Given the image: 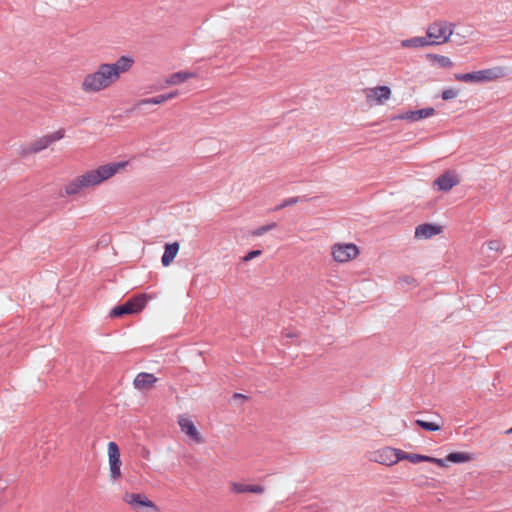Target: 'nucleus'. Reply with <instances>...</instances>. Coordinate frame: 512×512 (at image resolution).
<instances>
[{"instance_id":"f257e3e1","label":"nucleus","mask_w":512,"mask_h":512,"mask_svg":"<svg viewBox=\"0 0 512 512\" xmlns=\"http://www.w3.org/2000/svg\"><path fill=\"white\" fill-rule=\"evenodd\" d=\"M134 64L130 56H121L114 63H103L98 69L85 76L82 89L88 93H95L110 87L121 76L129 71Z\"/></svg>"},{"instance_id":"f03ea898","label":"nucleus","mask_w":512,"mask_h":512,"mask_svg":"<svg viewBox=\"0 0 512 512\" xmlns=\"http://www.w3.org/2000/svg\"><path fill=\"white\" fill-rule=\"evenodd\" d=\"M126 165L127 162L125 161L111 162L87 171L69 182L65 187V192L68 195H75L83 188L97 186L113 177L120 169L126 167Z\"/></svg>"},{"instance_id":"7ed1b4c3","label":"nucleus","mask_w":512,"mask_h":512,"mask_svg":"<svg viewBox=\"0 0 512 512\" xmlns=\"http://www.w3.org/2000/svg\"><path fill=\"white\" fill-rule=\"evenodd\" d=\"M507 75L506 69L503 67H493L469 73L454 74L457 81L465 83H486L496 79L505 77Z\"/></svg>"},{"instance_id":"20e7f679","label":"nucleus","mask_w":512,"mask_h":512,"mask_svg":"<svg viewBox=\"0 0 512 512\" xmlns=\"http://www.w3.org/2000/svg\"><path fill=\"white\" fill-rule=\"evenodd\" d=\"M454 24L438 20L431 23L426 30V35L432 45L446 43L453 34Z\"/></svg>"},{"instance_id":"39448f33","label":"nucleus","mask_w":512,"mask_h":512,"mask_svg":"<svg viewBox=\"0 0 512 512\" xmlns=\"http://www.w3.org/2000/svg\"><path fill=\"white\" fill-rule=\"evenodd\" d=\"M146 305V298L144 296H136L127 300L125 303L114 307L110 311V316L113 318L122 317L124 315L134 314L141 311Z\"/></svg>"},{"instance_id":"423d86ee","label":"nucleus","mask_w":512,"mask_h":512,"mask_svg":"<svg viewBox=\"0 0 512 512\" xmlns=\"http://www.w3.org/2000/svg\"><path fill=\"white\" fill-rule=\"evenodd\" d=\"M65 135L64 129H59L58 131L49 134L44 135L37 140L33 141L31 144H29L27 147H25L22 150V153L24 155L31 154V153H38L44 149H46L48 146H50L52 143L61 140Z\"/></svg>"},{"instance_id":"0eeeda50","label":"nucleus","mask_w":512,"mask_h":512,"mask_svg":"<svg viewBox=\"0 0 512 512\" xmlns=\"http://www.w3.org/2000/svg\"><path fill=\"white\" fill-rule=\"evenodd\" d=\"M400 452L401 449L386 446L374 451L370 460L382 465L392 466L400 461Z\"/></svg>"},{"instance_id":"6e6552de","label":"nucleus","mask_w":512,"mask_h":512,"mask_svg":"<svg viewBox=\"0 0 512 512\" xmlns=\"http://www.w3.org/2000/svg\"><path fill=\"white\" fill-rule=\"evenodd\" d=\"M359 250L355 244H335L332 247V255L335 261L344 263L355 258Z\"/></svg>"},{"instance_id":"1a4fd4ad","label":"nucleus","mask_w":512,"mask_h":512,"mask_svg":"<svg viewBox=\"0 0 512 512\" xmlns=\"http://www.w3.org/2000/svg\"><path fill=\"white\" fill-rule=\"evenodd\" d=\"M108 456L110 466V476L112 480H117L121 477V459L119 447L115 442L108 444Z\"/></svg>"},{"instance_id":"9d476101","label":"nucleus","mask_w":512,"mask_h":512,"mask_svg":"<svg viewBox=\"0 0 512 512\" xmlns=\"http://www.w3.org/2000/svg\"><path fill=\"white\" fill-rule=\"evenodd\" d=\"M459 184V178L454 171H446L434 180V186L440 191H450Z\"/></svg>"},{"instance_id":"9b49d317","label":"nucleus","mask_w":512,"mask_h":512,"mask_svg":"<svg viewBox=\"0 0 512 512\" xmlns=\"http://www.w3.org/2000/svg\"><path fill=\"white\" fill-rule=\"evenodd\" d=\"M178 424L181 428V431L185 433L195 443L199 444L203 442V439L192 420H190L187 417L181 416L179 417Z\"/></svg>"},{"instance_id":"f8f14e48","label":"nucleus","mask_w":512,"mask_h":512,"mask_svg":"<svg viewBox=\"0 0 512 512\" xmlns=\"http://www.w3.org/2000/svg\"><path fill=\"white\" fill-rule=\"evenodd\" d=\"M124 500L135 510H139L141 507L157 508L151 500L141 493L126 494Z\"/></svg>"},{"instance_id":"ddd939ff","label":"nucleus","mask_w":512,"mask_h":512,"mask_svg":"<svg viewBox=\"0 0 512 512\" xmlns=\"http://www.w3.org/2000/svg\"><path fill=\"white\" fill-rule=\"evenodd\" d=\"M435 114V110L432 107H427L415 111H407L399 114L396 119L407 120L410 122H416L424 118L431 117Z\"/></svg>"},{"instance_id":"4468645a","label":"nucleus","mask_w":512,"mask_h":512,"mask_svg":"<svg viewBox=\"0 0 512 512\" xmlns=\"http://www.w3.org/2000/svg\"><path fill=\"white\" fill-rule=\"evenodd\" d=\"M156 382L157 378L153 374L141 372L136 375L133 385L137 390H150Z\"/></svg>"},{"instance_id":"2eb2a0df","label":"nucleus","mask_w":512,"mask_h":512,"mask_svg":"<svg viewBox=\"0 0 512 512\" xmlns=\"http://www.w3.org/2000/svg\"><path fill=\"white\" fill-rule=\"evenodd\" d=\"M441 231V226L425 223L415 228L414 236L416 239H429L441 233Z\"/></svg>"},{"instance_id":"dca6fc26","label":"nucleus","mask_w":512,"mask_h":512,"mask_svg":"<svg viewBox=\"0 0 512 512\" xmlns=\"http://www.w3.org/2000/svg\"><path fill=\"white\" fill-rule=\"evenodd\" d=\"M366 98H374L378 104H383L391 96V89L388 86H378L367 91L364 90Z\"/></svg>"},{"instance_id":"f3484780","label":"nucleus","mask_w":512,"mask_h":512,"mask_svg":"<svg viewBox=\"0 0 512 512\" xmlns=\"http://www.w3.org/2000/svg\"><path fill=\"white\" fill-rule=\"evenodd\" d=\"M231 492L236 494L241 493H253L262 494L265 491L264 486L259 484H242L238 482H232L230 484Z\"/></svg>"},{"instance_id":"a211bd4d","label":"nucleus","mask_w":512,"mask_h":512,"mask_svg":"<svg viewBox=\"0 0 512 512\" xmlns=\"http://www.w3.org/2000/svg\"><path fill=\"white\" fill-rule=\"evenodd\" d=\"M178 251H179V243L178 242L165 244V250L161 257L162 265L165 267L169 266L170 263L176 257Z\"/></svg>"},{"instance_id":"6ab92c4d","label":"nucleus","mask_w":512,"mask_h":512,"mask_svg":"<svg viewBox=\"0 0 512 512\" xmlns=\"http://www.w3.org/2000/svg\"><path fill=\"white\" fill-rule=\"evenodd\" d=\"M432 45L427 37L419 36L401 41V46L404 48H422Z\"/></svg>"},{"instance_id":"aec40b11","label":"nucleus","mask_w":512,"mask_h":512,"mask_svg":"<svg viewBox=\"0 0 512 512\" xmlns=\"http://www.w3.org/2000/svg\"><path fill=\"white\" fill-rule=\"evenodd\" d=\"M195 76L194 73L179 71L170 75L166 80L168 85H177Z\"/></svg>"},{"instance_id":"412c9836","label":"nucleus","mask_w":512,"mask_h":512,"mask_svg":"<svg viewBox=\"0 0 512 512\" xmlns=\"http://www.w3.org/2000/svg\"><path fill=\"white\" fill-rule=\"evenodd\" d=\"M400 461L401 460H408L411 463L417 464L420 462H427L429 460V456L421 455V454H415V453H407L401 450L400 452Z\"/></svg>"},{"instance_id":"4be33fe9","label":"nucleus","mask_w":512,"mask_h":512,"mask_svg":"<svg viewBox=\"0 0 512 512\" xmlns=\"http://www.w3.org/2000/svg\"><path fill=\"white\" fill-rule=\"evenodd\" d=\"M446 460L451 463H464L471 460V455L466 452H452L446 456Z\"/></svg>"},{"instance_id":"5701e85b","label":"nucleus","mask_w":512,"mask_h":512,"mask_svg":"<svg viewBox=\"0 0 512 512\" xmlns=\"http://www.w3.org/2000/svg\"><path fill=\"white\" fill-rule=\"evenodd\" d=\"M426 57L427 59L437 63L442 68H450L453 66L449 57L438 54H427Z\"/></svg>"},{"instance_id":"b1692460","label":"nucleus","mask_w":512,"mask_h":512,"mask_svg":"<svg viewBox=\"0 0 512 512\" xmlns=\"http://www.w3.org/2000/svg\"><path fill=\"white\" fill-rule=\"evenodd\" d=\"M415 424L419 427H421L422 429L426 430V431H430V432H435V431H439L442 427L441 424H438V423H435V422H429V421H424V420H421V419H417L415 421Z\"/></svg>"},{"instance_id":"393cba45","label":"nucleus","mask_w":512,"mask_h":512,"mask_svg":"<svg viewBox=\"0 0 512 512\" xmlns=\"http://www.w3.org/2000/svg\"><path fill=\"white\" fill-rule=\"evenodd\" d=\"M162 103H164L163 99H162V96L158 95V96H155V97H152V98H146V99H142V100L138 101L135 104V108H141L142 106L149 105V104L159 105V104H162Z\"/></svg>"},{"instance_id":"a878e982","label":"nucleus","mask_w":512,"mask_h":512,"mask_svg":"<svg viewBox=\"0 0 512 512\" xmlns=\"http://www.w3.org/2000/svg\"><path fill=\"white\" fill-rule=\"evenodd\" d=\"M301 200H307L306 197H290V198H287L285 200H283L278 206L275 207V210L278 211V210H281L285 207H288V206H292V205H295L297 204L299 201Z\"/></svg>"},{"instance_id":"bb28decb","label":"nucleus","mask_w":512,"mask_h":512,"mask_svg":"<svg viewBox=\"0 0 512 512\" xmlns=\"http://www.w3.org/2000/svg\"><path fill=\"white\" fill-rule=\"evenodd\" d=\"M276 227H277V224L274 223V222L270 223V224H267V225H263V226L258 227L254 231H252V235L253 236H262L265 233L275 229Z\"/></svg>"},{"instance_id":"cd10ccee","label":"nucleus","mask_w":512,"mask_h":512,"mask_svg":"<svg viewBox=\"0 0 512 512\" xmlns=\"http://www.w3.org/2000/svg\"><path fill=\"white\" fill-rule=\"evenodd\" d=\"M488 249L496 253L502 252L503 245L499 240H491L487 242Z\"/></svg>"},{"instance_id":"c85d7f7f","label":"nucleus","mask_w":512,"mask_h":512,"mask_svg":"<svg viewBox=\"0 0 512 512\" xmlns=\"http://www.w3.org/2000/svg\"><path fill=\"white\" fill-rule=\"evenodd\" d=\"M458 96V91L452 88L443 90L441 97L443 100H451Z\"/></svg>"},{"instance_id":"c756f323","label":"nucleus","mask_w":512,"mask_h":512,"mask_svg":"<svg viewBox=\"0 0 512 512\" xmlns=\"http://www.w3.org/2000/svg\"><path fill=\"white\" fill-rule=\"evenodd\" d=\"M399 282L403 285L406 284V285L412 286V287L417 286L416 279L411 276H408V275L399 277Z\"/></svg>"},{"instance_id":"7c9ffc66","label":"nucleus","mask_w":512,"mask_h":512,"mask_svg":"<svg viewBox=\"0 0 512 512\" xmlns=\"http://www.w3.org/2000/svg\"><path fill=\"white\" fill-rule=\"evenodd\" d=\"M261 254H262L261 250H252L243 258V260L245 262H247V261L254 259L255 257L260 256Z\"/></svg>"},{"instance_id":"2f4dec72","label":"nucleus","mask_w":512,"mask_h":512,"mask_svg":"<svg viewBox=\"0 0 512 512\" xmlns=\"http://www.w3.org/2000/svg\"><path fill=\"white\" fill-rule=\"evenodd\" d=\"M427 462L435 463L439 467H445L446 466V462H448V461L446 460V458L445 459H438V458H434V457L429 456V460Z\"/></svg>"},{"instance_id":"473e14b6","label":"nucleus","mask_w":512,"mask_h":512,"mask_svg":"<svg viewBox=\"0 0 512 512\" xmlns=\"http://www.w3.org/2000/svg\"><path fill=\"white\" fill-rule=\"evenodd\" d=\"M233 399L234 400H247V396H245L244 394H241V393H234Z\"/></svg>"},{"instance_id":"72a5a7b5","label":"nucleus","mask_w":512,"mask_h":512,"mask_svg":"<svg viewBox=\"0 0 512 512\" xmlns=\"http://www.w3.org/2000/svg\"><path fill=\"white\" fill-rule=\"evenodd\" d=\"M161 96H162L163 102H166V101L172 99L170 92L166 93V94H161Z\"/></svg>"},{"instance_id":"f704fd0d","label":"nucleus","mask_w":512,"mask_h":512,"mask_svg":"<svg viewBox=\"0 0 512 512\" xmlns=\"http://www.w3.org/2000/svg\"><path fill=\"white\" fill-rule=\"evenodd\" d=\"M161 96H162L163 102H166V101L172 99L170 92L166 93V94H161Z\"/></svg>"},{"instance_id":"c9c22d12","label":"nucleus","mask_w":512,"mask_h":512,"mask_svg":"<svg viewBox=\"0 0 512 512\" xmlns=\"http://www.w3.org/2000/svg\"><path fill=\"white\" fill-rule=\"evenodd\" d=\"M172 99L175 98L178 95V91H172L170 92Z\"/></svg>"},{"instance_id":"e433bc0d","label":"nucleus","mask_w":512,"mask_h":512,"mask_svg":"<svg viewBox=\"0 0 512 512\" xmlns=\"http://www.w3.org/2000/svg\"><path fill=\"white\" fill-rule=\"evenodd\" d=\"M505 433H506V434H512V427H511V428H509L508 430H506V432H505Z\"/></svg>"}]
</instances>
